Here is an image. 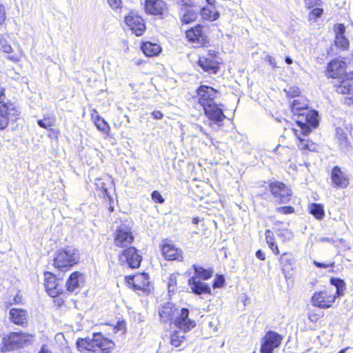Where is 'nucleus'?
<instances>
[{
	"label": "nucleus",
	"instance_id": "obj_1",
	"mask_svg": "<svg viewBox=\"0 0 353 353\" xmlns=\"http://www.w3.org/2000/svg\"><path fill=\"white\" fill-rule=\"evenodd\" d=\"M77 346L83 353H110L114 343L101 332L94 333L92 337L79 339Z\"/></svg>",
	"mask_w": 353,
	"mask_h": 353
},
{
	"label": "nucleus",
	"instance_id": "obj_2",
	"mask_svg": "<svg viewBox=\"0 0 353 353\" xmlns=\"http://www.w3.org/2000/svg\"><path fill=\"white\" fill-rule=\"evenodd\" d=\"M80 260L79 250L72 246L57 250L54 254V266L61 272L69 270Z\"/></svg>",
	"mask_w": 353,
	"mask_h": 353
},
{
	"label": "nucleus",
	"instance_id": "obj_3",
	"mask_svg": "<svg viewBox=\"0 0 353 353\" xmlns=\"http://www.w3.org/2000/svg\"><path fill=\"white\" fill-rule=\"evenodd\" d=\"M31 338L32 335L28 334L10 332L3 336L0 350L1 352H6L19 348L28 342Z\"/></svg>",
	"mask_w": 353,
	"mask_h": 353
},
{
	"label": "nucleus",
	"instance_id": "obj_4",
	"mask_svg": "<svg viewBox=\"0 0 353 353\" xmlns=\"http://www.w3.org/2000/svg\"><path fill=\"white\" fill-rule=\"evenodd\" d=\"M119 261L123 265L137 268L140 265L142 256L134 247H130L119 254Z\"/></svg>",
	"mask_w": 353,
	"mask_h": 353
},
{
	"label": "nucleus",
	"instance_id": "obj_5",
	"mask_svg": "<svg viewBox=\"0 0 353 353\" xmlns=\"http://www.w3.org/2000/svg\"><path fill=\"white\" fill-rule=\"evenodd\" d=\"M134 241L131 228L125 224L120 225L114 232V244L118 248H126Z\"/></svg>",
	"mask_w": 353,
	"mask_h": 353
},
{
	"label": "nucleus",
	"instance_id": "obj_6",
	"mask_svg": "<svg viewBox=\"0 0 353 353\" xmlns=\"http://www.w3.org/2000/svg\"><path fill=\"white\" fill-rule=\"evenodd\" d=\"M19 111L12 103H3L0 105V130H4L10 122L17 119Z\"/></svg>",
	"mask_w": 353,
	"mask_h": 353
},
{
	"label": "nucleus",
	"instance_id": "obj_7",
	"mask_svg": "<svg viewBox=\"0 0 353 353\" xmlns=\"http://www.w3.org/2000/svg\"><path fill=\"white\" fill-rule=\"evenodd\" d=\"M336 91L339 94L347 95L344 99L345 104L348 105L353 104V72L345 74L339 85L336 86Z\"/></svg>",
	"mask_w": 353,
	"mask_h": 353
},
{
	"label": "nucleus",
	"instance_id": "obj_8",
	"mask_svg": "<svg viewBox=\"0 0 353 353\" xmlns=\"http://www.w3.org/2000/svg\"><path fill=\"white\" fill-rule=\"evenodd\" d=\"M270 189L276 203H285L290 201L291 190L284 183L273 181L270 184Z\"/></svg>",
	"mask_w": 353,
	"mask_h": 353
},
{
	"label": "nucleus",
	"instance_id": "obj_9",
	"mask_svg": "<svg viewBox=\"0 0 353 353\" xmlns=\"http://www.w3.org/2000/svg\"><path fill=\"white\" fill-rule=\"evenodd\" d=\"M336 295L329 290H323L315 292L312 296V303L314 306L320 308H329L334 303Z\"/></svg>",
	"mask_w": 353,
	"mask_h": 353
},
{
	"label": "nucleus",
	"instance_id": "obj_10",
	"mask_svg": "<svg viewBox=\"0 0 353 353\" xmlns=\"http://www.w3.org/2000/svg\"><path fill=\"white\" fill-rule=\"evenodd\" d=\"M282 341L280 334L274 331H269L263 338L261 352V353H273L275 348L278 347Z\"/></svg>",
	"mask_w": 353,
	"mask_h": 353
},
{
	"label": "nucleus",
	"instance_id": "obj_11",
	"mask_svg": "<svg viewBox=\"0 0 353 353\" xmlns=\"http://www.w3.org/2000/svg\"><path fill=\"white\" fill-rule=\"evenodd\" d=\"M189 310L186 308L179 310V313L175 316L173 323L176 327L179 328L183 332H186L194 327L195 321L188 318Z\"/></svg>",
	"mask_w": 353,
	"mask_h": 353
},
{
	"label": "nucleus",
	"instance_id": "obj_12",
	"mask_svg": "<svg viewBox=\"0 0 353 353\" xmlns=\"http://www.w3.org/2000/svg\"><path fill=\"white\" fill-rule=\"evenodd\" d=\"M185 36L188 41L196 46H204L208 42V37L201 25H197L187 30Z\"/></svg>",
	"mask_w": 353,
	"mask_h": 353
},
{
	"label": "nucleus",
	"instance_id": "obj_13",
	"mask_svg": "<svg viewBox=\"0 0 353 353\" xmlns=\"http://www.w3.org/2000/svg\"><path fill=\"white\" fill-rule=\"evenodd\" d=\"M197 100L199 105L206 106L214 101L217 91L212 87L202 85L196 90Z\"/></svg>",
	"mask_w": 353,
	"mask_h": 353
},
{
	"label": "nucleus",
	"instance_id": "obj_14",
	"mask_svg": "<svg viewBox=\"0 0 353 353\" xmlns=\"http://www.w3.org/2000/svg\"><path fill=\"white\" fill-rule=\"evenodd\" d=\"M202 108L206 117L215 124L220 125L225 119L222 108L215 101Z\"/></svg>",
	"mask_w": 353,
	"mask_h": 353
},
{
	"label": "nucleus",
	"instance_id": "obj_15",
	"mask_svg": "<svg viewBox=\"0 0 353 353\" xmlns=\"http://www.w3.org/2000/svg\"><path fill=\"white\" fill-rule=\"evenodd\" d=\"M125 22L137 36H141L145 32V26L144 21L139 15L130 13L125 17Z\"/></svg>",
	"mask_w": 353,
	"mask_h": 353
},
{
	"label": "nucleus",
	"instance_id": "obj_16",
	"mask_svg": "<svg viewBox=\"0 0 353 353\" xmlns=\"http://www.w3.org/2000/svg\"><path fill=\"white\" fill-rule=\"evenodd\" d=\"M318 114L316 111H312L305 116V122L298 121L297 124L301 128V134L303 136H307L312 130V128H316L319 125Z\"/></svg>",
	"mask_w": 353,
	"mask_h": 353
},
{
	"label": "nucleus",
	"instance_id": "obj_17",
	"mask_svg": "<svg viewBox=\"0 0 353 353\" xmlns=\"http://www.w3.org/2000/svg\"><path fill=\"white\" fill-rule=\"evenodd\" d=\"M346 70L345 63L339 59H334L330 62L327 66V76L329 77L336 79L345 77Z\"/></svg>",
	"mask_w": 353,
	"mask_h": 353
},
{
	"label": "nucleus",
	"instance_id": "obj_18",
	"mask_svg": "<svg viewBox=\"0 0 353 353\" xmlns=\"http://www.w3.org/2000/svg\"><path fill=\"white\" fill-rule=\"evenodd\" d=\"M332 185L334 188H345L349 184L347 174L339 166H335L331 172Z\"/></svg>",
	"mask_w": 353,
	"mask_h": 353
},
{
	"label": "nucleus",
	"instance_id": "obj_19",
	"mask_svg": "<svg viewBox=\"0 0 353 353\" xmlns=\"http://www.w3.org/2000/svg\"><path fill=\"white\" fill-rule=\"evenodd\" d=\"M161 252L165 259L168 261H181L183 259V251L170 242L163 243Z\"/></svg>",
	"mask_w": 353,
	"mask_h": 353
},
{
	"label": "nucleus",
	"instance_id": "obj_20",
	"mask_svg": "<svg viewBox=\"0 0 353 353\" xmlns=\"http://www.w3.org/2000/svg\"><path fill=\"white\" fill-rule=\"evenodd\" d=\"M198 63L204 71L210 74H216L219 70V62L216 60L214 54H208L207 57H201Z\"/></svg>",
	"mask_w": 353,
	"mask_h": 353
},
{
	"label": "nucleus",
	"instance_id": "obj_21",
	"mask_svg": "<svg viewBox=\"0 0 353 353\" xmlns=\"http://www.w3.org/2000/svg\"><path fill=\"white\" fill-rule=\"evenodd\" d=\"M166 3L163 0H146L145 10L152 15H161L166 10Z\"/></svg>",
	"mask_w": 353,
	"mask_h": 353
},
{
	"label": "nucleus",
	"instance_id": "obj_22",
	"mask_svg": "<svg viewBox=\"0 0 353 353\" xmlns=\"http://www.w3.org/2000/svg\"><path fill=\"white\" fill-rule=\"evenodd\" d=\"M45 276V286L48 294L52 297H56L61 293V288L57 283V279L54 275L50 272H46Z\"/></svg>",
	"mask_w": 353,
	"mask_h": 353
},
{
	"label": "nucleus",
	"instance_id": "obj_23",
	"mask_svg": "<svg viewBox=\"0 0 353 353\" xmlns=\"http://www.w3.org/2000/svg\"><path fill=\"white\" fill-rule=\"evenodd\" d=\"M188 284L192 292L196 294H212L210 287L196 276H192L188 281Z\"/></svg>",
	"mask_w": 353,
	"mask_h": 353
},
{
	"label": "nucleus",
	"instance_id": "obj_24",
	"mask_svg": "<svg viewBox=\"0 0 353 353\" xmlns=\"http://www.w3.org/2000/svg\"><path fill=\"white\" fill-rule=\"evenodd\" d=\"M334 30L335 32V45L342 50L347 49L349 41L344 36L345 31V26L342 23L336 24L334 26Z\"/></svg>",
	"mask_w": 353,
	"mask_h": 353
},
{
	"label": "nucleus",
	"instance_id": "obj_25",
	"mask_svg": "<svg viewBox=\"0 0 353 353\" xmlns=\"http://www.w3.org/2000/svg\"><path fill=\"white\" fill-rule=\"evenodd\" d=\"M178 313L179 308L170 303H165L159 310V316L165 323L174 320Z\"/></svg>",
	"mask_w": 353,
	"mask_h": 353
},
{
	"label": "nucleus",
	"instance_id": "obj_26",
	"mask_svg": "<svg viewBox=\"0 0 353 353\" xmlns=\"http://www.w3.org/2000/svg\"><path fill=\"white\" fill-rule=\"evenodd\" d=\"M279 263L281 266V270L285 278L290 276V271L293 269L294 259L291 253L285 252L281 255Z\"/></svg>",
	"mask_w": 353,
	"mask_h": 353
},
{
	"label": "nucleus",
	"instance_id": "obj_27",
	"mask_svg": "<svg viewBox=\"0 0 353 353\" xmlns=\"http://www.w3.org/2000/svg\"><path fill=\"white\" fill-rule=\"evenodd\" d=\"M9 314L11 321L16 325L23 326L28 322V312L24 309L12 308Z\"/></svg>",
	"mask_w": 353,
	"mask_h": 353
},
{
	"label": "nucleus",
	"instance_id": "obj_28",
	"mask_svg": "<svg viewBox=\"0 0 353 353\" xmlns=\"http://www.w3.org/2000/svg\"><path fill=\"white\" fill-rule=\"evenodd\" d=\"M179 16L183 23L188 24L196 20L198 12L194 9V6L179 8Z\"/></svg>",
	"mask_w": 353,
	"mask_h": 353
},
{
	"label": "nucleus",
	"instance_id": "obj_29",
	"mask_svg": "<svg viewBox=\"0 0 353 353\" xmlns=\"http://www.w3.org/2000/svg\"><path fill=\"white\" fill-rule=\"evenodd\" d=\"M83 282V275L79 272H74L68 278L66 282L67 290L69 292H74L78 289L80 284Z\"/></svg>",
	"mask_w": 353,
	"mask_h": 353
},
{
	"label": "nucleus",
	"instance_id": "obj_30",
	"mask_svg": "<svg viewBox=\"0 0 353 353\" xmlns=\"http://www.w3.org/2000/svg\"><path fill=\"white\" fill-rule=\"evenodd\" d=\"M141 50L147 57H154L159 54L161 48L157 43L146 41L142 44Z\"/></svg>",
	"mask_w": 353,
	"mask_h": 353
},
{
	"label": "nucleus",
	"instance_id": "obj_31",
	"mask_svg": "<svg viewBox=\"0 0 353 353\" xmlns=\"http://www.w3.org/2000/svg\"><path fill=\"white\" fill-rule=\"evenodd\" d=\"M200 14L203 19L211 21H215L219 17V13L214 6L202 8Z\"/></svg>",
	"mask_w": 353,
	"mask_h": 353
},
{
	"label": "nucleus",
	"instance_id": "obj_32",
	"mask_svg": "<svg viewBox=\"0 0 353 353\" xmlns=\"http://www.w3.org/2000/svg\"><path fill=\"white\" fill-rule=\"evenodd\" d=\"M150 283L149 281V276L146 273H142L139 275H137L134 279L133 286L136 289L146 290L147 287H148Z\"/></svg>",
	"mask_w": 353,
	"mask_h": 353
},
{
	"label": "nucleus",
	"instance_id": "obj_33",
	"mask_svg": "<svg viewBox=\"0 0 353 353\" xmlns=\"http://www.w3.org/2000/svg\"><path fill=\"white\" fill-rule=\"evenodd\" d=\"M308 101L303 97L294 99L291 105L292 110L294 114L304 115L305 113H301L300 111L307 109Z\"/></svg>",
	"mask_w": 353,
	"mask_h": 353
},
{
	"label": "nucleus",
	"instance_id": "obj_34",
	"mask_svg": "<svg viewBox=\"0 0 353 353\" xmlns=\"http://www.w3.org/2000/svg\"><path fill=\"white\" fill-rule=\"evenodd\" d=\"M193 268L194 270V275L193 276L197 277L199 280H208L212 276V270L210 269H205L196 265H193Z\"/></svg>",
	"mask_w": 353,
	"mask_h": 353
},
{
	"label": "nucleus",
	"instance_id": "obj_35",
	"mask_svg": "<svg viewBox=\"0 0 353 353\" xmlns=\"http://www.w3.org/2000/svg\"><path fill=\"white\" fill-rule=\"evenodd\" d=\"M330 283L336 288V293L334 295H336V298L343 296L346 289L343 280L339 278H331Z\"/></svg>",
	"mask_w": 353,
	"mask_h": 353
},
{
	"label": "nucleus",
	"instance_id": "obj_36",
	"mask_svg": "<svg viewBox=\"0 0 353 353\" xmlns=\"http://www.w3.org/2000/svg\"><path fill=\"white\" fill-rule=\"evenodd\" d=\"M336 139L341 149H346L348 146V139L345 132L340 128H336Z\"/></svg>",
	"mask_w": 353,
	"mask_h": 353
},
{
	"label": "nucleus",
	"instance_id": "obj_37",
	"mask_svg": "<svg viewBox=\"0 0 353 353\" xmlns=\"http://www.w3.org/2000/svg\"><path fill=\"white\" fill-rule=\"evenodd\" d=\"M310 212L319 220L323 219L325 216L323 206L319 203H312L310 205Z\"/></svg>",
	"mask_w": 353,
	"mask_h": 353
},
{
	"label": "nucleus",
	"instance_id": "obj_38",
	"mask_svg": "<svg viewBox=\"0 0 353 353\" xmlns=\"http://www.w3.org/2000/svg\"><path fill=\"white\" fill-rule=\"evenodd\" d=\"M56 123V118L53 115L48 114L44 116L42 119L37 121L38 125L43 128L48 129L52 126H54Z\"/></svg>",
	"mask_w": 353,
	"mask_h": 353
},
{
	"label": "nucleus",
	"instance_id": "obj_39",
	"mask_svg": "<svg viewBox=\"0 0 353 353\" xmlns=\"http://www.w3.org/2000/svg\"><path fill=\"white\" fill-rule=\"evenodd\" d=\"M92 118L94 119V124L99 130L103 132L105 134L109 133L110 128L108 123L103 118L98 115L96 116L95 119L93 116Z\"/></svg>",
	"mask_w": 353,
	"mask_h": 353
},
{
	"label": "nucleus",
	"instance_id": "obj_40",
	"mask_svg": "<svg viewBox=\"0 0 353 353\" xmlns=\"http://www.w3.org/2000/svg\"><path fill=\"white\" fill-rule=\"evenodd\" d=\"M294 132H295L296 136L297 137V138L299 140V143L298 145V147L301 150H312L311 148L313 146V143H310L308 140H306L304 138L305 136H303L301 134V132L299 134L298 133V130H295Z\"/></svg>",
	"mask_w": 353,
	"mask_h": 353
},
{
	"label": "nucleus",
	"instance_id": "obj_41",
	"mask_svg": "<svg viewBox=\"0 0 353 353\" xmlns=\"http://www.w3.org/2000/svg\"><path fill=\"white\" fill-rule=\"evenodd\" d=\"M185 336L181 332L176 331L174 332L170 336V343L171 344L177 347L181 345L182 343L184 341Z\"/></svg>",
	"mask_w": 353,
	"mask_h": 353
},
{
	"label": "nucleus",
	"instance_id": "obj_42",
	"mask_svg": "<svg viewBox=\"0 0 353 353\" xmlns=\"http://www.w3.org/2000/svg\"><path fill=\"white\" fill-rule=\"evenodd\" d=\"M177 274H172L170 276L168 281V292H174L176 290L177 282Z\"/></svg>",
	"mask_w": 353,
	"mask_h": 353
},
{
	"label": "nucleus",
	"instance_id": "obj_43",
	"mask_svg": "<svg viewBox=\"0 0 353 353\" xmlns=\"http://www.w3.org/2000/svg\"><path fill=\"white\" fill-rule=\"evenodd\" d=\"M323 10L322 8H316L313 9L308 14V20L314 22L317 18L323 14Z\"/></svg>",
	"mask_w": 353,
	"mask_h": 353
},
{
	"label": "nucleus",
	"instance_id": "obj_44",
	"mask_svg": "<svg viewBox=\"0 0 353 353\" xmlns=\"http://www.w3.org/2000/svg\"><path fill=\"white\" fill-rule=\"evenodd\" d=\"M0 49L6 52V53H10L12 52V47L8 43V42L4 39H0Z\"/></svg>",
	"mask_w": 353,
	"mask_h": 353
},
{
	"label": "nucleus",
	"instance_id": "obj_45",
	"mask_svg": "<svg viewBox=\"0 0 353 353\" xmlns=\"http://www.w3.org/2000/svg\"><path fill=\"white\" fill-rule=\"evenodd\" d=\"M285 91L290 97H298L300 93L299 88L297 87H290L288 90H285Z\"/></svg>",
	"mask_w": 353,
	"mask_h": 353
},
{
	"label": "nucleus",
	"instance_id": "obj_46",
	"mask_svg": "<svg viewBox=\"0 0 353 353\" xmlns=\"http://www.w3.org/2000/svg\"><path fill=\"white\" fill-rule=\"evenodd\" d=\"M225 282V279L223 275H219L217 276L213 283V288H221Z\"/></svg>",
	"mask_w": 353,
	"mask_h": 353
},
{
	"label": "nucleus",
	"instance_id": "obj_47",
	"mask_svg": "<svg viewBox=\"0 0 353 353\" xmlns=\"http://www.w3.org/2000/svg\"><path fill=\"white\" fill-rule=\"evenodd\" d=\"M151 196L152 200L156 203H163L165 201L160 192L157 190L152 192Z\"/></svg>",
	"mask_w": 353,
	"mask_h": 353
},
{
	"label": "nucleus",
	"instance_id": "obj_48",
	"mask_svg": "<svg viewBox=\"0 0 353 353\" xmlns=\"http://www.w3.org/2000/svg\"><path fill=\"white\" fill-rule=\"evenodd\" d=\"M276 210L279 213L287 214L292 213L294 212V208L291 206H284L276 208Z\"/></svg>",
	"mask_w": 353,
	"mask_h": 353
},
{
	"label": "nucleus",
	"instance_id": "obj_49",
	"mask_svg": "<svg viewBox=\"0 0 353 353\" xmlns=\"http://www.w3.org/2000/svg\"><path fill=\"white\" fill-rule=\"evenodd\" d=\"M6 19V11L5 6L0 3V26L2 25Z\"/></svg>",
	"mask_w": 353,
	"mask_h": 353
},
{
	"label": "nucleus",
	"instance_id": "obj_50",
	"mask_svg": "<svg viewBox=\"0 0 353 353\" xmlns=\"http://www.w3.org/2000/svg\"><path fill=\"white\" fill-rule=\"evenodd\" d=\"M304 2L305 7L310 9L319 5L321 0H304Z\"/></svg>",
	"mask_w": 353,
	"mask_h": 353
},
{
	"label": "nucleus",
	"instance_id": "obj_51",
	"mask_svg": "<svg viewBox=\"0 0 353 353\" xmlns=\"http://www.w3.org/2000/svg\"><path fill=\"white\" fill-rule=\"evenodd\" d=\"M314 264L317 267L320 268H334V262H330L327 263H320L318 261H314Z\"/></svg>",
	"mask_w": 353,
	"mask_h": 353
},
{
	"label": "nucleus",
	"instance_id": "obj_52",
	"mask_svg": "<svg viewBox=\"0 0 353 353\" xmlns=\"http://www.w3.org/2000/svg\"><path fill=\"white\" fill-rule=\"evenodd\" d=\"M265 239L268 244L275 242L274 235L272 232L268 230L265 231Z\"/></svg>",
	"mask_w": 353,
	"mask_h": 353
},
{
	"label": "nucleus",
	"instance_id": "obj_53",
	"mask_svg": "<svg viewBox=\"0 0 353 353\" xmlns=\"http://www.w3.org/2000/svg\"><path fill=\"white\" fill-rule=\"evenodd\" d=\"M174 1L179 6L180 8L189 7V6L193 5L192 0H174Z\"/></svg>",
	"mask_w": 353,
	"mask_h": 353
},
{
	"label": "nucleus",
	"instance_id": "obj_54",
	"mask_svg": "<svg viewBox=\"0 0 353 353\" xmlns=\"http://www.w3.org/2000/svg\"><path fill=\"white\" fill-rule=\"evenodd\" d=\"M48 130H49L48 137L50 139H58L59 134V130H57L56 129L51 128H48Z\"/></svg>",
	"mask_w": 353,
	"mask_h": 353
},
{
	"label": "nucleus",
	"instance_id": "obj_55",
	"mask_svg": "<svg viewBox=\"0 0 353 353\" xmlns=\"http://www.w3.org/2000/svg\"><path fill=\"white\" fill-rule=\"evenodd\" d=\"M108 2L110 7L113 9L119 8L121 3V0H108Z\"/></svg>",
	"mask_w": 353,
	"mask_h": 353
},
{
	"label": "nucleus",
	"instance_id": "obj_56",
	"mask_svg": "<svg viewBox=\"0 0 353 353\" xmlns=\"http://www.w3.org/2000/svg\"><path fill=\"white\" fill-rule=\"evenodd\" d=\"M270 248L272 250V251L275 254H279V250L278 248V246H277V244L276 243V242H274V243H270L268 244Z\"/></svg>",
	"mask_w": 353,
	"mask_h": 353
},
{
	"label": "nucleus",
	"instance_id": "obj_57",
	"mask_svg": "<svg viewBox=\"0 0 353 353\" xmlns=\"http://www.w3.org/2000/svg\"><path fill=\"white\" fill-rule=\"evenodd\" d=\"M265 60L268 61L269 62V63L271 65L272 67L273 68H276V60L274 57L270 56V55H268L266 57H265Z\"/></svg>",
	"mask_w": 353,
	"mask_h": 353
},
{
	"label": "nucleus",
	"instance_id": "obj_58",
	"mask_svg": "<svg viewBox=\"0 0 353 353\" xmlns=\"http://www.w3.org/2000/svg\"><path fill=\"white\" fill-rule=\"evenodd\" d=\"M21 300H22V296L19 294H17L13 298L12 301L10 303V305L20 303L21 302Z\"/></svg>",
	"mask_w": 353,
	"mask_h": 353
},
{
	"label": "nucleus",
	"instance_id": "obj_59",
	"mask_svg": "<svg viewBox=\"0 0 353 353\" xmlns=\"http://www.w3.org/2000/svg\"><path fill=\"white\" fill-rule=\"evenodd\" d=\"M278 236H285L288 239H290L292 236V234L288 230H283V231H281L278 234Z\"/></svg>",
	"mask_w": 353,
	"mask_h": 353
},
{
	"label": "nucleus",
	"instance_id": "obj_60",
	"mask_svg": "<svg viewBox=\"0 0 353 353\" xmlns=\"http://www.w3.org/2000/svg\"><path fill=\"white\" fill-rule=\"evenodd\" d=\"M8 59L14 63L19 61L20 56L18 54L8 55Z\"/></svg>",
	"mask_w": 353,
	"mask_h": 353
},
{
	"label": "nucleus",
	"instance_id": "obj_61",
	"mask_svg": "<svg viewBox=\"0 0 353 353\" xmlns=\"http://www.w3.org/2000/svg\"><path fill=\"white\" fill-rule=\"evenodd\" d=\"M152 115L155 119H161L163 117V114L159 110L154 111Z\"/></svg>",
	"mask_w": 353,
	"mask_h": 353
},
{
	"label": "nucleus",
	"instance_id": "obj_62",
	"mask_svg": "<svg viewBox=\"0 0 353 353\" xmlns=\"http://www.w3.org/2000/svg\"><path fill=\"white\" fill-rule=\"evenodd\" d=\"M256 256L260 260H265V253L261 251V250H259L256 252Z\"/></svg>",
	"mask_w": 353,
	"mask_h": 353
},
{
	"label": "nucleus",
	"instance_id": "obj_63",
	"mask_svg": "<svg viewBox=\"0 0 353 353\" xmlns=\"http://www.w3.org/2000/svg\"><path fill=\"white\" fill-rule=\"evenodd\" d=\"M309 319L312 322H316L318 320V315L316 314H309Z\"/></svg>",
	"mask_w": 353,
	"mask_h": 353
},
{
	"label": "nucleus",
	"instance_id": "obj_64",
	"mask_svg": "<svg viewBox=\"0 0 353 353\" xmlns=\"http://www.w3.org/2000/svg\"><path fill=\"white\" fill-rule=\"evenodd\" d=\"M39 353H52L48 348L46 345H43Z\"/></svg>",
	"mask_w": 353,
	"mask_h": 353
}]
</instances>
